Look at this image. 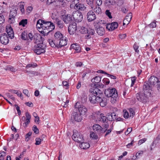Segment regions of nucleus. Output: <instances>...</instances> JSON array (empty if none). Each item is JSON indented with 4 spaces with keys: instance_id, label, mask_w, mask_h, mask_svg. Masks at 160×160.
I'll use <instances>...</instances> for the list:
<instances>
[{
    "instance_id": "obj_12",
    "label": "nucleus",
    "mask_w": 160,
    "mask_h": 160,
    "mask_svg": "<svg viewBox=\"0 0 160 160\" xmlns=\"http://www.w3.org/2000/svg\"><path fill=\"white\" fill-rule=\"evenodd\" d=\"M152 86L145 82L143 85L142 92L144 94L150 96L151 93L150 91L152 90Z\"/></svg>"
},
{
    "instance_id": "obj_35",
    "label": "nucleus",
    "mask_w": 160,
    "mask_h": 160,
    "mask_svg": "<svg viewBox=\"0 0 160 160\" xmlns=\"http://www.w3.org/2000/svg\"><path fill=\"white\" fill-rule=\"evenodd\" d=\"M114 2L112 0H106L104 4L107 6H109L113 4Z\"/></svg>"
},
{
    "instance_id": "obj_48",
    "label": "nucleus",
    "mask_w": 160,
    "mask_h": 160,
    "mask_svg": "<svg viewBox=\"0 0 160 160\" xmlns=\"http://www.w3.org/2000/svg\"><path fill=\"white\" fill-rule=\"evenodd\" d=\"M96 3L97 4L95 5L100 6L102 5V0H96Z\"/></svg>"
},
{
    "instance_id": "obj_47",
    "label": "nucleus",
    "mask_w": 160,
    "mask_h": 160,
    "mask_svg": "<svg viewBox=\"0 0 160 160\" xmlns=\"http://www.w3.org/2000/svg\"><path fill=\"white\" fill-rule=\"evenodd\" d=\"M136 77L135 76H134L133 77H132L131 78V81H132V83L131 84V86L132 87L133 86L135 81L136 79Z\"/></svg>"
},
{
    "instance_id": "obj_13",
    "label": "nucleus",
    "mask_w": 160,
    "mask_h": 160,
    "mask_svg": "<svg viewBox=\"0 0 160 160\" xmlns=\"http://www.w3.org/2000/svg\"><path fill=\"white\" fill-rule=\"evenodd\" d=\"M40 24L41 28H45V27L51 26L52 25L54 24L50 21H46L41 19L38 20L37 22V25Z\"/></svg>"
},
{
    "instance_id": "obj_29",
    "label": "nucleus",
    "mask_w": 160,
    "mask_h": 160,
    "mask_svg": "<svg viewBox=\"0 0 160 160\" xmlns=\"http://www.w3.org/2000/svg\"><path fill=\"white\" fill-rule=\"evenodd\" d=\"M96 13L99 14L101 13V9L99 6L95 5V4L91 7Z\"/></svg>"
},
{
    "instance_id": "obj_52",
    "label": "nucleus",
    "mask_w": 160,
    "mask_h": 160,
    "mask_svg": "<svg viewBox=\"0 0 160 160\" xmlns=\"http://www.w3.org/2000/svg\"><path fill=\"white\" fill-rule=\"evenodd\" d=\"M4 21V18L3 16H0V24H2Z\"/></svg>"
},
{
    "instance_id": "obj_60",
    "label": "nucleus",
    "mask_w": 160,
    "mask_h": 160,
    "mask_svg": "<svg viewBox=\"0 0 160 160\" xmlns=\"http://www.w3.org/2000/svg\"><path fill=\"white\" fill-rule=\"evenodd\" d=\"M130 117H133L134 115V112L133 111V110L132 109H131L130 110Z\"/></svg>"
},
{
    "instance_id": "obj_11",
    "label": "nucleus",
    "mask_w": 160,
    "mask_h": 160,
    "mask_svg": "<svg viewBox=\"0 0 160 160\" xmlns=\"http://www.w3.org/2000/svg\"><path fill=\"white\" fill-rule=\"evenodd\" d=\"M75 108H77L78 109L79 112L81 115H85L88 111V109L86 108L82 105H80L79 102H77L75 105Z\"/></svg>"
},
{
    "instance_id": "obj_55",
    "label": "nucleus",
    "mask_w": 160,
    "mask_h": 160,
    "mask_svg": "<svg viewBox=\"0 0 160 160\" xmlns=\"http://www.w3.org/2000/svg\"><path fill=\"white\" fill-rule=\"evenodd\" d=\"M143 153V151H141L139 152H138L136 153V158H138L139 156H141L142 155Z\"/></svg>"
},
{
    "instance_id": "obj_41",
    "label": "nucleus",
    "mask_w": 160,
    "mask_h": 160,
    "mask_svg": "<svg viewBox=\"0 0 160 160\" xmlns=\"http://www.w3.org/2000/svg\"><path fill=\"white\" fill-rule=\"evenodd\" d=\"M90 137L91 138L94 139H97L98 138V136L93 132L91 133Z\"/></svg>"
},
{
    "instance_id": "obj_38",
    "label": "nucleus",
    "mask_w": 160,
    "mask_h": 160,
    "mask_svg": "<svg viewBox=\"0 0 160 160\" xmlns=\"http://www.w3.org/2000/svg\"><path fill=\"white\" fill-rule=\"evenodd\" d=\"M28 20L27 19H22L19 22V25L24 27L27 24Z\"/></svg>"
},
{
    "instance_id": "obj_46",
    "label": "nucleus",
    "mask_w": 160,
    "mask_h": 160,
    "mask_svg": "<svg viewBox=\"0 0 160 160\" xmlns=\"http://www.w3.org/2000/svg\"><path fill=\"white\" fill-rule=\"evenodd\" d=\"M8 35L10 38L12 39L14 37L13 31H11V32H9L8 33Z\"/></svg>"
},
{
    "instance_id": "obj_19",
    "label": "nucleus",
    "mask_w": 160,
    "mask_h": 160,
    "mask_svg": "<svg viewBox=\"0 0 160 160\" xmlns=\"http://www.w3.org/2000/svg\"><path fill=\"white\" fill-rule=\"evenodd\" d=\"M118 26V23L116 22H114L107 24L106 28L109 31H112L117 28Z\"/></svg>"
},
{
    "instance_id": "obj_31",
    "label": "nucleus",
    "mask_w": 160,
    "mask_h": 160,
    "mask_svg": "<svg viewBox=\"0 0 160 160\" xmlns=\"http://www.w3.org/2000/svg\"><path fill=\"white\" fill-rule=\"evenodd\" d=\"M132 17V14L131 13H129L125 17L124 19L125 22L126 23V24H128L130 22Z\"/></svg>"
},
{
    "instance_id": "obj_15",
    "label": "nucleus",
    "mask_w": 160,
    "mask_h": 160,
    "mask_svg": "<svg viewBox=\"0 0 160 160\" xmlns=\"http://www.w3.org/2000/svg\"><path fill=\"white\" fill-rule=\"evenodd\" d=\"M61 19L66 24H69L72 21V19L70 14H65L61 16Z\"/></svg>"
},
{
    "instance_id": "obj_36",
    "label": "nucleus",
    "mask_w": 160,
    "mask_h": 160,
    "mask_svg": "<svg viewBox=\"0 0 160 160\" xmlns=\"http://www.w3.org/2000/svg\"><path fill=\"white\" fill-rule=\"evenodd\" d=\"M6 70H9L12 72H15L17 71V69L13 67L8 66L5 69Z\"/></svg>"
},
{
    "instance_id": "obj_54",
    "label": "nucleus",
    "mask_w": 160,
    "mask_h": 160,
    "mask_svg": "<svg viewBox=\"0 0 160 160\" xmlns=\"http://www.w3.org/2000/svg\"><path fill=\"white\" fill-rule=\"evenodd\" d=\"M156 87L158 90L160 89V81L158 80L156 84Z\"/></svg>"
},
{
    "instance_id": "obj_2",
    "label": "nucleus",
    "mask_w": 160,
    "mask_h": 160,
    "mask_svg": "<svg viewBox=\"0 0 160 160\" xmlns=\"http://www.w3.org/2000/svg\"><path fill=\"white\" fill-rule=\"evenodd\" d=\"M34 43L37 44L34 46V52L38 55L44 53L45 52L46 45L42 42H40L38 39H35L34 38Z\"/></svg>"
},
{
    "instance_id": "obj_20",
    "label": "nucleus",
    "mask_w": 160,
    "mask_h": 160,
    "mask_svg": "<svg viewBox=\"0 0 160 160\" xmlns=\"http://www.w3.org/2000/svg\"><path fill=\"white\" fill-rule=\"evenodd\" d=\"M1 43L4 45H6L8 43L9 40L7 34L5 33L1 35Z\"/></svg>"
},
{
    "instance_id": "obj_44",
    "label": "nucleus",
    "mask_w": 160,
    "mask_h": 160,
    "mask_svg": "<svg viewBox=\"0 0 160 160\" xmlns=\"http://www.w3.org/2000/svg\"><path fill=\"white\" fill-rule=\"evenodd\" d=\"M32 130L36 134H38L39 133V130L36 127V126L34 125L32 128Z\"/></svg>"
},
{
    "instance_id": "obj_1",
    "label": "nucleus",
    "mask_w": 160,
    "mask_h": 160,
    "mask_svg": "<svg viewBox=\"0 0 160 160\" xmlns=\"http://www.w3.org/2000/svg\"><path fill=\"white\" fill-rule=\"evenodd\" d=\"M91 93L89 95V100L92 104L99 102L102 100L100 96L102 94V92L98 88H94L90 89Z\"/></svg>"
},
{
    "instance_id": "obj_3",
    "label": "nucleus",
    "mask_w": 160,
    "mask_h": 160,
    "mask_svg": "<svg viewBox=\"0 0 160 160\" xmlns=\"http://www.w3.org/2000/svg\"><path fill=\"white\" fill-rule=\"evenodd\" d=\"M104 94L107 97H111V102L114 103L117 101L118 96L116 89L114 88H108L104 91Z\"/></svg>"
},
{
    "instance_id": "obj_24",
    "label": "nucleus",
    "mask_w": 160,
    "mask_h": 160,
    "mask_svg": "<svg viewBox=\"0 0 160 160\" xmlns=\"http://www.w3.org/2000/svg\"><path fill=\"white\" fill-rule=\"evenodd\" d=\"M158 81V79L154 76L151 77L149 79V82L150 85L152 86V87L156 84Z\"/></svg>"
},
{
    "instance_id": "obj_56",
    "label": "nucleus",
    "mask_w": 160,
    "mask_h": 160,
    "mask_svg": "<svg viewBox=\"0 0 160 160\" xmlns=\"http://www.w3.org/2000/svg\"><path fill=\"white\" fill-rule=\"evenodd\" d=\"M133 48L136 52H138L139 51V50H138V46H137L136 44L134 45Z\"/></svg>"
},
{
    "instance_id": "obj_18",
    "label": "nucleus",
    "mask_w": 160,
    "mask_h": 160,
    "mask_svg": "<svg viewBox=\"0 0 160 160\" xmlns=\"http://www.w3.org/2000/svg\"><path fill=\"white\" fill-rule=\"evenodd\" d=\"M87 19L89 22H91L96 18V15L92 10L89 11L87 14Z\"/></svg>"
},
{
    "instance_id": "obj_32",
    "label": "nucleus",
    "mask_w": 160,
    "mask_h": 160,
    "mask_svg": "<svg viewBox=\"0 0 160 160\" xmlns=\"http://www.w3.org/2000/svg\"><path fill=\"white\" fill-rule=\"evenodd\" d=\"M48 42L50 45L52 47H58V42L56 40L54 39L53 40L48 39Z\"/></svg>"
},
{
    "instance_id": "obj_27",
    "label": "nucleus",
    "mask_w": 160,
    "mask_h": 160,
    "mask_svg": "<svg viewBox=\"0 0 160 160\" xmlns=\"http://www.w3.org/2000/svg\"><path fill=\"white\" fill-rule=\"evenodd\" d=\"M64 37L63 35L60 32H57L54 34V38L56 42H58Z\"/></svg>"
},
{
    "instance_id": "obj_4",
    "label": "nucleus",
    "mask_w": 160,
    "mask_h": 160,
    "mask_svg": "<svg viewBox=\"0 0 160 160\" xmlns=\"http://www.w3.org/2000/svg\"><path fill=\"white\" fill-rule=\"evenodd\" d=\"M79 31L81 33L86 34L85 36V38L86 39L91 38L95 32L94 30H88L87 28L84 27H81Z\"/></svg>"
},
{
    "instance_id": "obj_5",
    "label": "nucleus",
    "mask_w": 160,
    "mask_h": 160,
    "mask_svg": "<svg viewBox=\"0 0 160 160\" xmlns=\"http://www.w3.org/2000/svg\"><path fill=\"white\" fill-rule=\"evenodd\" d=\"M90 118L94 120V121H98L104 122L107 120V117L104 115L103 114L98 115L96 113L93 114L90 116Z\"/></svg>"
},
{
    "instance_id": "obj_14",
    "label": "nucleus",
    "mask_w": 160,
    "mask_h": 160,
    "mask_svg": "<svg viewBox=\"0 0 160 160\" xmlns=\"http://www.w3.org/2000/svg\"><path fill=\"white\" fill-rule=\"evenodd\" d=\"M74 19L76 22H80L83 19L82 13L78 11L73 12L72 15Z\"/></svg>"
},
{
    "instance_id": "obj_64",
    "label": "nucleus",
    "mask_w": 160,
    "mask_h": 160,
    "mask_svg": "<svg viewBox=\"0 0 160 160\" xmlns=\"http://www.w3.org/2000/svg\"><path fill=\"white\" fill-rule=\"evenodd\" d=\"M145 141H146V139L145 138L143 139H141L138 142V144L139 145H141L142 143H143Z\"/></svg>"
},
{
    "instance_id": "obj_33",
    "label": "nucleus",
    "mask_w": 160,
    "mask_h": 160,
    "mask_svg": "<svg viewBox=\"0 0 160 160\" xmlns=\"http://www.w3.org/2000/svg\"><path fill=\"white\" fill-rule=\"evenodd\" d=\"M81 143L79 145V146L81 148L85 149L88 148L90 147V145L89 143L87 142H80Z\"/></svg>"
},
{
    "instance_id": "obj_59",
    "label": "nucleus",
    "mask_w": 160,
    "mask_h": 160,
    "mask_svg": "<svg viewBox=\"0 0 160 160\" xmlns=\"http://www.w3.org/2000/svg\"><path fill=\"white\" fill-rule=\"evenodd\" d=\"M55 2V0H47V4L48 5H49Z\"/></svg>"
},
{
    "instance_id": "obj_37",
    "label": "nucleus",
    "mask_w": 160,
    "mask_h": 160,
    "mask_svg": "<svg viewBox=\"0 0 160 160\" xmlns=\"http://www.w3.org/2000/svg\"><path fill=\"white\" fill-rule=\"evenodd\" d=\"M27 33L26 31H24L21 34V38L24 40H26L28 38Z\"/></svg>"
},
{
    "instance_id": "obj_8",
    "label": "nucleus",
    "mask_w": 160,
    "mask_h": 160,
    "mask_svg": "<svg viewBox=\"0 0 160 160\" xmlns=\"http://www.w3.org/2000/svg\"><path fill=\"white\" fill-rule=\"evenodd\" d=\"M149 96H147L144 94L143 92L137 93L136 95L137 99L140 102L142 103L146 102L148 99V97Z\"/></svg>"
},
{
    "instance_id": "obj_30",
    "label": "nucleus",
    "mask_w": 160,
    "mask_h": 160,
    "mask_svg": "<svg viewBox=\"0 0 160 160\" xmlns=\"http://www.w3.org/2000/svg\"><path fill=\"white\" fill-rule=\"evenodd\" d=\"M116 118V115L114 112L112 113L111 114L108 113L107 117V120L110 121L114 120H115Z\"/></svg>"
},
{
    "instance_id": "obj_22",
    "label": "nucleus",
    "mask_w": 160,
    "mask_h": 160,
    "mask_svg": "<svg viewBox=\"0 0 160 160\" xmlns=\"http://www.w3.org/2000/svg\"><path fill=\"white\" fill-rule=\"evenodd\" d=\"M101 81V78L99 77L96 76L94 78L92 79L91 81L92 83V86H93L94 88H97L98 87V84Z\"/></svg>"
},
{
    "instance_id": "obj_25",
    "label": "nucleus",
    "mask_w": 160,
    "mask_h": 160,
    "mask_svg": "<svg viewBox=\"0 0 160 160\" xmlns=\"http://www.w3.org/2000/svg\"><path fill=\"white\" fill-rule=\"evenodd\" d=\"M55 23H56L57 27L60 29L64 27V23L62 21L57 18H55Z\"/></svg>"
},
{
    "instance_id": "obj_39",
    "label": "nucleus",
    "mask_w": 160,
    "mask_h": 160,
    "mask_svg": "<svg viewBox=\"0 0 160 160\" xmlns=\"http://www.w3.org/2000/svg\"><path fill=\"white\" fill-rule=\"evenodd\" d=\"M94 0H86L87 4L89 5L90 7H92L95 4L94 3Z\"/></svg>"
},
{
    "instance_id": "obj_40",
    "label": "nucleus",
    "mask_w": 160,
    "mask_h": 160,
    "mask_svg": "<svg viewBox=\"0 0 160 160\" xmlns=\"http://www.w3.org/2000/svg\"><path fill=\"white\" fill-rule=\"evenodd\" d=\"M32 134V132H29L25 136V141H28L30 138Z\"/></svg>"
},
{
    "instance_id": "obj_7",
    "label": "nucleus",
    "mask_w": 160,
    "mask_h": 160,
    "mask_svg": "<svg viewBox=\"0 0 160 160\" xmlns=\"http://www.w3.org/2000/svg\"><path fill=\"white\" fill-rule=\"evenodd\" d=\"M72 138L75 141L79 143L82 142L84 141L82 135L76 130L74 131Z\"/></svg>"
},
{
    "instance_id": "obj_6",
    "label": "nucleus",
    "mask_w": 160,
    "mask_h": 160,
    "mask_svg": "<svg viewBox=\"0 0 160 160\" xmlns=\"http://www.w3.org/2000/svg\"><path fill=\"white\" fill-rule=\"evenodd\" d=\"M95 26L97 32L98 34L101 36L104 35L105 33V25L103 23L98 22Z\"/></svg>"
},
{
    "instance_id": "obj_58",
    "label": "nucleus",
    "mask_w": 160,
    "mask_h": 160,
    "mask_svg": "<svg viewBox=\"0 0 160 160\" xmlns=\"http://www.w3.org/2000/svg\"><path fill=\"white\" fill-rule=\"evenodd\" d=\"M20 9L21 11L22 12H24V6L23 5L21 4L20 6Z\"/></svg>"
},
{
    "instance_id": "obj_45",
    "label": "nucleus",
    "mask_w": 160,
    "mask_h": 160,
    "mask_svg": "<svg viewBox=\"0 0 160 160\" xmlns=\"http://www.w3.org/2000/svg\"><path fill=\"white\" fill-rule=\"evenodd\" d=\"M105 14L107 15V16L109 18H112V17L111 15V13L110 12L109 10H107L105 11Z\"/></svg>"
},
{
    "instance_id": "obj_63",
    "label": "nucleus",
    "mask_w": 160,
    "mask_h": 160,
    "mask_svg": "<svg viewBox=\"0 0 160 160\" xmlns=\"http://www.w3.org/2000/svg\"><path fill=\"white\" fill-rule=\"evenodd\" d=\"M39 120V117L37 116L35 118L34 121L35 122H36L38 123V124L39 123V122H40Z\"/></svg>"
},
{
    "instance_id": "obj_43",
    "label": "nucleus",
    "mask_w": 160,
    "mask_h": 160,
    "mask_svg": "<svg viewBox=\"0 0 160 160\" xmlns=\"http://www.w3.org/2000/svg\"><path fill=\"white\" fill-rule=\"evenodd\" d=\"M36 142L35 144L36 145H39L41 144L42 142V139L39 138H36L35 139Z\"/></svg>"
},
{
    "instance_id": "obj_51",
    "label": "nucleus",
    "mask_w": 160,
    "mask_h": 160,
    "mask_svg": "<svg viewBox=\"0 0 160 160\" xmlns=\"http://www.w3.org/2000/svg\"><path fill=\"white\" fill-rule=\"evenodd\" d=\"M6 156V153L4 151H1L0 153V158H2L5 157Z\"/></svg>"
},
{
    "instance_id": "obj_34",
    "label": "nucleus",
    "mask_w": 160,
    "mask_h": 160,
    "mask_svg": "<svg viewBox=\"0 0 160 160\" xmlns=\"http://www.w3.org/2000/svg\"><path fill=\"white\" fill-rule=\"evenodd\" d=\"M160 142V134L158 135L153 142L152 146H156Z\"/></svg>"
},
{
    "instance_id": "obj_49",
    "label": "nucleus",
    "mask_w": 160,
    "mask_h": 160,
    "mask_svg": "<svg viewBox=\"0 0 160 160\" xmlns=\"http://www.w3.org/2000/svg\"><path fill=\"white\" fill-rule=\"evenodd\" d=\"M132 131V128L129 127L128 128L127 131L125 132V133L126 135H128Z\"/></svg>"
},
{
    "instance_id": "obj_21",
    "label": "nucleus",
    "mask_w": 160,
    "mask_h": 160,
    "mask_svg": "<svg viewBox=\"0 0 160 160\" xmlns=\"http://www.w3.org/2000/svg\"><path fill=\"white\" fill-rule=\"evenodd\" d=\"M94 132L98 133H104V131L102 130V128L98 124H95L92 127Z\"/></svg>"
},
{
    "instance_id": "obj_10",
    "label": "nucleus",
    "mask_w": 160,
    "mask_h": 160,
    "mask_svg": "<svg viewBox=\"0 0 160 160\" xmlns=\"http://www.w3.org/2000/svg\"><path fill=\"white\" fill-rule=\"evenodd\" d=\"M18 8H15L11 10L9 18V22L11 23H13L15 22V18L17 14Z\"/></svg>"
},
{
    "instance_id": "obj_42",
    "label": "nucleus",
    "mask_w": 160,
    "mask_h": 160,
    "mask_svg": "<svg viewBox=\"0 0 160 160\" xmlns=\"http://www.w3.org/2000/svg\"><path fill=\"white\" fill-rule=\"evenodd\" d=\"M77 0H74L72 2V3L70 5V7L71 8H74L75 9V8L76 6V5L77 4L76 3H77Z\"/></svg>"
},
{
    "instance_id": "obj_62",
    "label": "nucleus",
    "mask_w": 160,
    "mask_h": 160,
    "mask_svg": "<svg viewBox=\"0 0 160 160\" xmlns=\"http://www.w3.org/2000/svg\"><path fill=\"white\" fill-rule=\"evenodd\" d=\"M126 34H120L119 35V38L121 39H123L125 38L126 37Z\"/></svg>"
},
{
    "instance_id": "obj_9",
    "label": "nucleus",
    "mask_w": 160,
    "mask_h": 160,
    "mask_svg": "<svg viewBox=\"0 0 160 160\" xmlns=\"http://www.w3.org/2000/svg\"><path fill=\"white\" fill-rule=\"evenodd\" d=\"M82 119V117L79 112H74L72 113L71 117V121L72 122H81Z\"/></svg>"
},
{
    "instance_id": "obj_16",
    "label": "nucleus",
    "mask_w": 160,
    "mask_h": 160,
    "mask_svg": "<svg viewBox=\"0 0 160 160\" xmlns=\"http://www.w3.org/2000/svg\"><path fill=\"white\" fill-rule=\"evenodd\" d=\"M77 29V24L75 22L72 23L70 24L68 27V31L71 35L74 34L76 32Z\"/></svg>"
},
{
    "instance_id": "obj_57",
    "label": "nucleus",
    "mask_w": 160,
    "mask_h": 160,
    "mask_svg": "<svg viewBox=\"0 0 160 160\" xmlns=\"http://www.w3.org/2000/svg\"><path fill=\"white\" fill-rule=\"evenodd\" d=\"M36 64L35 63V64H28L27 65V67H33V68L36 67L37 66Z\"/></svg>"
},
{
    "instance_id": "obj_50",
    "label": "nucleus",
    "mask_w": 160,
    "mask_h": 160,
    "mask_svg": "<svg viewBox=\"0 0 160 160\" xmlns=\"http://www.w3.org/2000/svg\"><path fill=\"white\" fill-rule=\"evenodd\" d=\"M123 112H124L123 114L124 118H128L129 117V114L128 112L126 111H125L124 112V110L123 111Z\"/></svg>"
},
{
    "instance_id": "obj_23",
    "label": "nucleus",
    "mask_w": 160,
    "mask_h": 160,
    "mask_svg": "<svg viewBox=\"0 0 160 160\" xmlns=\"http://www.w3.org/2000/svg\"><path fill=\"white\" fill-rule=\"evenodd\" d=\"M58 42V47H62L65 46L67 44V41L66 38L65 37H64L61 39L59 40Z\"/></svg>"
},
{
    "instance_id": "obj_28",
    "label": "nucleus",
    "mask_w": 160,
    "mask_h": 160,
    "mask_svg": "<svg viewBox=\"0 0 160 160\" xmlns=\"http://www.w3.org/2000/svg\"><path fill=\"white\" fill-rule=\"evenodd\" d=\"M71 49H73L75 50V53H79L81 52V48L79 45L75 43L71 45Z\"/></svg>"
},
{
    "instance_id": "obj_26",
    "label": "nucleus",
    "mask_w": 160,
    "mask_h": 160,
    "mask_svg": "<svg viewBox=\"0 0 160 160\" xmlns=\"http://www.w3.org/2000/svg\"><path fill=\"white\" fill-rule=\"evenodd\" d=\"M77 4L76 5L75 9L77 10H80L81 11L84 10L86 8V7L84 5L79 2V0H77V2L76 3Z\"/></svg>"
},
{
    "instance_id": "obj_53",
    "label": "nucleus",
    "mask_w": 160,
    "mask_h": 160,
    "mask_svg": "<svg viewBox=\"0 0 160 160\" xmlns=\"http://www.w3.org/2000/svg\"><path fill=\"white\" fill-rule=\"evenodd\" d=\"M109 127V125L108 124H106L104 125V128H102V130L104 131V133L107 130V129Z\"/></svg>"
},
{
    "instance_id": "obj_17",
    "label": "nucleus",
    "mask_w": 160,
    "mask_h": 160,
    "mask_svg": "<svg viewBox=\"0 0 160 160\" xmlns=\"http://www.w3.org/2000/svg\"><path fill=\"white\" fill-rule=\"evenodd\" d=\"M51 26L45 27V28H41L43 31H42V33H44V35H47L49 33L51 32L55 28V27L54 24L52 25Z\"/></svg>"
},
{
    "instance_id": "obj_61",
    "label": "nucleus",
    "mask_w": 160,
    "mask_h": 160,
    "mask_svg": "<svg viewBox=\"0 0 160 160\" xmlns=\"http://www.w3.org/2000/svg\"><path fill=\"white\" fill-rule=\"evenodd\" d=\"M23 92L24 94L26 95L27 96L29 97L28 96V94L29 93V92L27 89H24L23 90Z\"/></svg>"
}]
</instances>
